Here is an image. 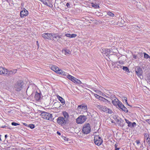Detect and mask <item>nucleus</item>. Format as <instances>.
Returning <instances> with one entry per match:
<instances>
[{"label":"nucleus","mask_w":150,"mask_h":150,"mask_svg":"<svg viewBox=\"0 0 150 150\" xmlns=\"http://www.w3.org/2000/svg\"><path fill=\"white\" fill-rule=\"evenodd\" d=\"M24 83L22 80H18L13 85V89L17 91H21L23 87Z\"/></svg>","instance_id":"1"},{"label":"nucleus","mask_w":150,"mask_h":150,"mask_svg":"<svg viewBox=\"0 0 150 150\" xmlns=\"http://www.w3.org/2000/svg\"><path fill=\"white\" fill-rule=\"evenodd\" d=\"M91 128L90 124L88 123L85 124L83 127L82 132L84 134L90 133L91 132Z\"/></svg>","instance_id":"2"},{"label":"nucleus","mask_w":150,"mask_h":150,"mask_svg":"<svg viewBox=\"0 0 150 150\" xmlns=\"http://www.w3.org/2000/svg\"><path fill=\"white\" fill-rule=\"evenodd\" d=\"M68 121L61 116L58 117L57 119V123L62 126H65L68 123Z\"/></svg>","instance_id":"3"},{"label":"nucleus","mask_w":150,"mask_h":150,"mask_svg":"<svg viewBox=\"0 0 150 150\" xmlns=\"http://www.w3.org/2000/svg\"><path fill=\"white\" fill-rule=\"evenodd\" d=\"M77 110L80 113L81 112H86L87 111V106L85 104L79 105L77 107Z\"/></svg>","instance_id":"4"},{"label":"nucleus","mask_w":150,"mask_h":150,"mask_svg":"<svg viewBox=\"0 0 150 150\" xmlns=\"http://www.w3.org/2000/svg\"><path fill=\"white\" fill-rule=\"evenodd\" d=\"M87 117L86 116L81 115L76 119V121L78 124H82L84 123Z\"/></svg>","instance_id":"5"},{"label":"nucleus","mask_w":150,"mask_h":150,"mask_svg":"<svg viewBox=\"0 0 150 150\" xmlns=\"http://www.w3.org/2000/svg\"><path fill=\"white\" fill-rule=\"evenodd\" d=\"M41 115L44 119L49 120H52V115L49 113L43 112L41 113Z\"/></svg>","instance_id":"6"},{"label":"nucleus","mask_w":150,"mask_h":150,"mask_svg":"<svg viewBox=\"0 0 150 150\" xmlns=\"http://www.w3.org/2000/svg\"><path fill=\"white\" fill-rule=\"evenodd\" d=\"M94 140L95 144L98 146L100 145L103 142V140L100 137L98 136H95Z\"/></svg>","instance_id":"7"},{"label":"nucleus","mask_w":150,"mask_h":150,"mask_svg":"<svg viewBox=\"0 0 150 150\" xmlns=\"http://www.w3.org/2000/svg\"><path fill=\"white\" fill-rule=\"evenodd\" d=\"M118 107L119 109L122 111H123L126 112H128L127 109L124 106V105L122 104V102L120 101L119 102V103L117 105V107Z\"/></svg>","instance_id":"8"},{"label":"nucleus","mask_w":150,"mask_h":150,"mask_svg":"<svg viewBox=\"0 0 150 150\" xmlns=\"http://www.w3.org/2000/svg\"><path fill=\"white\" fill-rule=\"evenodd\" d=\"M28 14V11L25 8H23V10L21 11L20 13V16L21 18H23L24 16H27Z\"/></svg>","instance_id":"9"},{"label":"nucleus","mask_w":150,"mask_h":150,"mask_svg":"<svg viewBox=\"0 0 150 150\" xmlns=\"http://www.w3.org/2000/svg\"><path fill=\"white\" fill-rule=\"evenodd\" d=\"M135 71L138 76H140L142 75V69L139 67H138L135 69Z\"/></svg>","instance_id":"10"},{"label":"nucleus","mask_w":150,"mask_h":150,"mask_svg":"<svg viewBox=\"0 0 150 150\" xmlns=\"http://www.w3.org/2000/svg\"><path fill=\"white\" fill-rule=\"evenodd\" d=\"M58 69H57V71H56V73L58 74L63 75L64 76L67 75V73L65 72L64 71L62 70L58 67Z\"/></svg>","instance_id":"11"},{"label":"nucleus","mask_w":150,"mask_h":150,"mask_svg":"<svg viewBox=\"0 0 150 150\" xmlns=\"http://www.w3.org/2000/svg\"><path fill=\"white\" fill-rule=\"evenodd\" d=\"M120 102L118 99L116 98H113L112 100V104L114 105L117 107V105L119 103V102Z\"/></svg>","instance_id":"12"},{"label":"nucleus","mask_w":150,"mask_h":150,"mask_svg":"<svg viewBox=\"0 0 150 150\" xmlns=\"http://www.w3.org/2000/svg\"><path fill=\"white\" fill-rule=\"evenodd\" d=\"M50 33H44L42 35V37L44 39L51 40Z\"/></svg>","instance_id":"13"},{"label":"nucleus","mask_w":150,"mask_h":150,"mask_svg":"<svg viewBox=\"0 0 150 150\" xmlns=\"http://www.w3.org/2000/svg\"><path fill=\"white\" fill-rule=\"evenodd\" d=\"M12 72L11 71V70L9 71L6 69H5V71L3 75L8 76H11L12 75Z\"/></svg>","instance_id":"14"},{"label":"nucleus","mask_w":150,"mask_h":150,"mask_svg":"<svg viewBox=\"0 0 150 150\" xmlns=\"http://www.w3.org/2000/svg\"><path fill=\"white\" fill-rule=\"evenodd\" d=\"M71 81L75 83L80 84L81 83V82L80 80L77 79L76 78L74 77L71 80Z\"/></svg>","instance_id":"15"},{"label":"nucleus","mask_w":150,"mask_h":150,"mask_svg":"<svg viewBox=\"0 0 150 150\" xmlns=\"http://www.w3.org/2000/svg\"><path fill=\"white\" fill-rule=\"evenodd\" d=\"M103 111L109 114H111L112 112V110L109 108H107L106 106H104V108Z\"/></svg>","instance_id":"16"},{"label":"nucleus","mask_w":150,"mask_h":150,"mask_svg":"<svg viewBox=\"0 0 150 150\" xmlns=\"http://www.w3.org/2000/svg\"><path fill=\"white\" fill-rule=\"evenodd\" d=\"M34 97L36 100H39L41 98L40 94V93L36 92L35 94Z\"/></svg>","instance_id":"17"},{"label":"nucleus","mask_w":150,"mask_h":150,"mask_svg":"<svg viewBox=\"0 0 150 150\" xmlns=\"http://www.w3.org/2000/svg\"><path fill=\"white\" fill-rule=\"evenodd\" d=\"M62 114L64 117V118L67 120H69V115L68 113L66 111H64L63 112Z\"/></svg>","instance_id":"18"},{"label":"nucleus","mask_w":150,"mask_h":150,"mask_svg":"<svg viewBox=\"0 0 150 150\" xmlns=\"http://www.w3.org/2000/svg\"><path fill=\"white\" fill-rule=\"evenodd\" d=\"M62 52L66 55H69L70 54V52L69 50L64 49L62 50Z\"/></svg>","instance_id":"19"},{"label":"nucleus","mask_w":150,"mask_h":150,"mask_svg":"<svg viewBox=\"0 0 150 150\" xmlns=\"http://www.w3.org/2000/svg\"><path fill=\"white\" fill-rule=\"evenodd\" d=\"M57 97L62 103H65L64 100L63 98L62 97L60 96H59L58 95L57 96Z\"/></svg>","instance_id":"20"},{"label":"nucleus","mask_w":150,"mask_h":150,"mask_svg":"<svg viewBox=\"0 0 150 150\" xmlns=\"http://www.w3.org/2000/svg\"><path fill=\"white\" fill-rule=\"evenodd\" d=\"M136 126V123L135 122L132 123L130 122L128 124V126L129 127H134Z\"/></svg>","instance_id":"21"},{"label":"nucleus","mask_w":150,"mask_h":150,"mask_svg":"<svg viewBox=\"0 0 150 150\" xmlns=\"http://www.w3.org/2000/svg\"><path fill=\"white\" fill-rule=\"evenodd\" d=\"M57 33H50V38L51 40H52L53 39L57 38Z\"/></svg>","instance_id":"22"},{"label":"nucleus","mask_w":150,"mask_h":150,"mask_svg":"<svg viewBox=\"0 0 150 150\" xmlns=\"http://www.w3.org/2000/svg\"><path fill=\"white\" fill-rule=\"evenodd\" d=\"M5 69V68L2 67H0V75H4Z\"/></svg>","instance_id":"23"},{"label":"nucleus","mask_w":150,"mask_h":150,"mask_svg":"<svg viewBox=\"0 0 150 150\" xmlns=\"http://www.w3.org/2000/svg\"><path fill=\"white\" fill-rule=\"evenodd\" d=\"M58 67L55 65H52L51 67V69L53 71H54L55 72L57 71V69H58Z\"/></svg>","instance_id":"24"},{"label":"nucleus","mask_w":150,"mask_h":150,"mask_svg":"<svg viewBox=\"0 0 150 150\" xmlns=\"http://www.w3.org/2000/svg\"><path fill=\"white\" fill-rule=\"evenodd\" d=\"M41 1L43 3V4L47 6H48V3H49L48 0H42Z\"/></svg>","instance_id":"25"},{"label":"nucleus","mask_w":150,"mask_h":150,"mask_svg":"<svg viewBox=\"0 0 150 150\" xmlns=\"http://www.w3.org/2000/svg\"><path fill=\"white\" fill-rule=\"evenodd\" d=\"M103 102L105 103L106 104H110L111 103L110 101H108V100L105 98H104L103 99Z\"/></svg>","instance_id":"26"},{"label":"nucleus","mask_w":150,"mask_h":150,"mask_svg":"<svg viewBox=\"0 0 150 150\" xmlns=\"http://www.w3.org/2000/svg\"><path fill=\"white\" fill-rule=\"evenodd\" d=\"M144 58L147 59L148 58H150V57L148 55V54H147L145 52H144Z\"/></svg>","instance_id":"27"},{"label":"nucleus","mask_w":150,"mask_h":150,"mask_svg":"<svg viewBox=\"0 0 150 150\" xmlns=\"http://www.w3.org/2000/svg\"><path fill=\"white\" fill-rule=\"evenodd\" d=\"M67 76V78L69 79V80H70L71 81V80H72V79L74 77V76L70 75H68Z\"/></svg>","instance_id":"28"},{"label":"nucleus","mask_w":150,"mask_h":150,"mask_svg":"<svg viewBox=\"0 0 150 150\" xmlns=\"http://www.w3.org/2000/svg\"><path fill=\"white\" fill-rule=\"evenodd\" d=\"M107 14L108 15H109L110 16H112V17H113L114 16V14L113 13H112L110 11L108 12L107 13Z\"/></svg>","instance_id":"29"},{"label":"nucleus","mask_w":150,"mask_h":150,"mask_svg":"<svg viewBox=\"0 0 150 150\" xmlns=\"http://www.w3.org/2000/svg\"><path fill=\"white\" fill-rule=\"evenodd\" d=\"M122 100L124 102H125V103H127V98L126 97H123Z\"/></svg>","instance_id":"30"},{"label":"nucleus","mask_w":150,"mask_h":150,"mask_svg":"<svg viewBox=\"0 0 150 150\" xmlns=\"http://www.w3.org/2000/svg\"><path fill=\"white\" fill-rule=\"evenodd\" d=\"M122 69L126 71H129V69L127 67L123 66Z\"/></svg>","instance_id":"31"},{"label":"nucleus","mask_w":150,"mask_h":150,"mask_svg":"<svg viewBox=\"0 0 150 150\" xmlns=\"http://www.w3.org/2000/svg\"><path fill=\"white\" fill-rule=\"evenodd\" d=\"M28 126L31 129H33L35 127L34 125L33 124H30Z\"/></svg>","instance_id":"32"},{"label":"nucleus","mask_w":150,"mask_h":150,"mask_svg":"<svg viewBox=\"0 0 150 150\" xmlns=\"http://www.w3.org/2000/svg\"><path fill=\"white\" fill-rule=\"evenodd\" d=\"M92 7L94 8H96L97 7H99V6L97 4H94L93 3H92Z\"/></svg>","instance_id":"33"},{"label":"nucleus","mask_w":150,"mask_h":150,"mask_svg":"<svg viewBox=\"0 0 150 150\" xmlns=\"http://www.w3.org/2000/svg\"><path fill=\"white\" fill-rule=\"evenodd\" d=\"M102 105H96V106L100 110L101 109H102Z\"/></svg>","instance_id":"34"},{"label":"nucleus","mask_w":150,"mask_h":150,"mask_svg":"<svg viewBox=\"0 0 150 150\" xmlns=\"http://www.w3.org/2000/svg\"><path fill=\"white\" fill-rule=\"evenodd\" d=\"M138 56L139 57L141 58L143 56V53L142 52H140L138 54Z\"/></svg>","instance_id":"35"},{"label":"nucleus","mask_w":150,"mask_h":150,"mask_svg":"<svg viewBox=\"0 0 150 150\" xmlns=\"http://www.w3.org/2000/svg\"><path fill=\"white\" fill-rule=\"evenodd\" d=\"M11 71L12 72V75L14 74L15 73H16L17 71L16 69H14L13 70H11Z\"/></svg>","instance_id":"36"},{"label":"nucleus","mask_w":150,"mask_h":150,"mask_svg":"<svg viewBox=\"0 0 150 150\" xmlns=\"http://www.w3.org/2000/svg\"><path fill=\"white\" fill-rule=\"evenodd\" d=\"M11 125H12L16 126H17L18 125H19V124H18V123H16V122H13L11 123Z\"/></svg>","instance_id":"37"},{"label":"nucleus","mask_w":150,"mask_h":150,"mask_svg":"<svg viewBox=\"0 0 150 150\" xmlns=\"http://www.w3.org/2000/svg\"><path fill=\"white\" fill-rule=\"evenodd\" d=\"M94 96L97 99H99L100 97L101 96L97 94H94Z\"/></svg>","instance_id":"38"},{"label":"nucleus","mask_w":150,"mask_h":150,"mask_svg":"<svg viewBox=\"0 0 150 150\" xmlns=\"http://www.w3.org/2000/svg\"><path fill=\"white\" fill-rule=\"evenodd\" d=\"M123 66H121L120 64H117V67L118 68L122 69Z\"/></svg>","instance_id":"39"},{"label":"nucleus","mask_w":150,"mask_h":150,"mask_svg":"<svg viewBox=\"0 0 150 150\" xmlns=\"http://www.w3.org/2000/svg\"><path fill=\"white\" fill-rule=\"evenodd\" d=\"M105 52L108 54H110V50L109 49H106Z\"/></svg>","instance_id":"40"},{"label":"nucleus","mask_w":150,"mask_h":150,"mask_svg":"<svg viewBox=\"0 0 150 150\" xmlns=\"http://www.w3.org/2000/svg\"><path fill=\"white\" fill-rule=\"evenodd\" d=\"M62 35H59V34L58 33H57V38H58V39H60L62 38Z\"/></svg>","instance_id":"41"},{"label":"nucleus","mask_w":150,"mask_h":150,"mask_svg":"<svg viewBox=\"0 0 150 150\" xmlns=\"http://www.w3.org/2000/svg\"><path fill=\"white\" fill-rule=\"evenodd\" d=\"M76 34H71V38H75L76 36Z\"/></svg>","instance_id":"42"},{"label":"nucleus","mask_w":150,"mask_h":150,"mask_svg":"<svg viewBox=\"0 0 150 150\" xmlns=\"http://www.w3.org/2000/svg\"><path fill=\"white\" fill-rule=\"evenodd\" d=\"M132 56L133 58L135 59H137V55L134 54H132Z\"/></svg>","instance_id":"43"},{"label":"nucleus","mask_w":150,"mask_h":150,"mask_svg":"<svg viewBox=\"0 0 150 150\" xmlns=\"http://www.w3.org/2000/svg\"><path fill=\"white\" fill-rule=\"evenodd\" d=\"M65 36L71 38V34H65Z\"/></svg>","instance_id":"44"},{"label":"nucleus","mask_w":150,"mask_h":150,"mask_svg":"<svg viewBox=\"0 0 150 150\" xmlns=\"http://www.w3.org/2000/svg\"><path fill=\"white\" fill-rule=\"evenodd\" d=\"M66 6L68 7V8H70V4L69 3H67V4H66Z\"/></svg>","instance_id":"45"},{"label":"nucleus","mask_w":150,"mask_h":150,"mask_svg":"<svg viewBox=\"0 0 150 150\" xmlns=\"http://www.w3.org/2000/svg\"><path fill=\"white\" fill-rule=\"evenodd\" d=\"M104 98L102 97H101V96H100L99 98V100H100V101H103V99Z\"/></svg>","instance_id":"46"},{"label":"nucleus","mask_w":150,"mask_h":150,"mask_svg":"<svg viewBox=\"0 0 150 150\" xmlns=\"http://www.w3.org/2000/svg\"><path fill=\"white\" fill-rule=\"evenodd\" d=\"M104 98L102 97H101V96H100L99 98V100H100V101H103V99Z\"/></svg>","instance_id":"47"},{"label":"nucleus","mask_w":150,"mask_h":150,"mask_svg":"<svg viewBox=\"0 0 150 150\" xmlns=\"http://www.w3.org/2000/svg\"><path fill=\"white\" fill-rule=\"evenodd\" d=\"M125 120L126 122V123H127V124H128V123H129L130 121L129 120H127V119H125Z\"/></svg>","instance_id":"48"},{"label":"nucleus","mask_w":150,"mask_h":150,"mask_svg":"<svg viewBox=\"0 0 150 150\" xmlns=\"http://www.w3.org/2000/svg\"><path fill=\"white\" fill-rule=\"evenodd\" d=\"M146 122H148L149 124H150V120L149 119H147L146 120Z\"/></svg>","instance_id":"49"},{"label":"nucleus","mask_w":150,"mask_h":150,"mask_svg":"<svg viewBox=\"0 0 150 150\" xmlns=\"http://www.w3.org/2000/svg\"><path fill=\"white\" fill-rule=\"evenodd\" d=\"M136 142L137 144H139L140 143V142L139 140H137Z\"/></svg>","instance_id":"50"},{"label":"nucleus","mask_w":150,"mask_h":150,"mask_svg":"<svg viewBox=\"0 0 150 150\" xmlns=\"http://www.w3.org/2000/svg\"><path fill=\"white\" fill-rule=\"evenodd\" d=\"M147 139L148 140L149 144H150V138H149L148 137L147 138Z\"/></svg>","instance_id":"51"},{"label":"nucleus","mask_w":150,"mask_h":150,"mask_svg":"<svg viewBox=\"0 0 150 150\" xmlns=\"http://www.w3.org/2000/svg\"><path fill=\"white\" fill-rule=\"evenodd\" d=\"M118 63H119L120 64H124V62H120V61H119Z\"/></svg>","instance_id":"52"},{"label":"nucleus","mask_w":150,"mask_h":150,"mask_svg":"<svg viewBox=\"0 0 150 150\" xmlns=\"http://www.w3.org/2000/svg\"><path fill=\"white\" fill-rule=\"evenodd\" d=\"M104 106H102V109H101V110L103 111V110H104Z\"/></svg>","instance_id":"53"},{"label":"nucleus","mask_w":150,"mask_h":150,"mask_svg":"<svg viewBox=\"0 0 150 150\" xmlns=\"http://www.w3.org/2000/svg\"><path fill=\"white\" fill-rule=\"evenodd\" d=\"M115 150H118L119 149V148H117V147H116V146L115 145Z\"/></svg>","instance_id":"54"},{"label":"nucleus","mask_w":150,"mask_h":150,"mask_svg":"<svg viewBox=\"0 0 150 150\" xmlns=\"http://www.w3.org/2000/svg\"><path fill=\"white\" fill-rule=\"evenodd\" d=\"M7 137H8V136L7 134L5 135V139H6L7 138Z\"/></svg>","instance_id":"55"},{"label":"nucleus","mask_w":150,"mask_h":150,"mask_svg":"<svg viewBox=\"0 0 150 150\" xmlns=\"http://www.w3.org/2000/svg\"><path fill=\"white\" fill-rule=\"evenodd\" d=\"M137 28H138L139 29H140V28L141 27V26H137Z\"/></svg>","instance_id":"56"},{"label":"nucleus","mask_w":150,"mask_h":150,"mask_svg":"<svg viewBox=\"0 0 150 150\" xmlns=\"http://www.w3.org/2000/svg\"><path fill=\"white\" fill-rule=\"evenodd\" d=\"M57 133L58 134H59V135H61L60 133L59 132H57Z\"/></svg>","instance_id":"57"},{"label":"nucleus","mask_w":150,"mask_h":150,"mask_svg":"<svg viewBox=\"0 0 150 150\" xmlns=\"http://www.w3.org/2000/svg\"><path fill=\"white\" fill-rule=\"evenodd\" d=\"M6 126L5 125L2 126L1 127V128H4L6 127Z\"/></svg>","instance_id":"58"},{"label":"nucleus","mask_w":150,"mask_h":150,"mask_svg":"<svg viewBox=\"0 0 150 150\" xmlns=\"http://www.w3.org/2000/svg\"><path fill=\"white\" fill-rule=\"evenodd\" d=\"M1 135H0V141H2L1 139Z\"/></svg>","instance_id":"59"},{"label":"nucleus","mask_w":150,"mask_h":150,"mask_svg":"<svg viewBox=\"0 0 150 150\" xmlns=\"http://www.w3.org/2000/svg\"><path fill=\"white\" fill-rule=\"evenodd\" d=\"M24 125H25V126H26L27 125L25 123H23Z\"/></svg>","instance_id":"60"},{"label":"nucleus","mask_w":150,"mask_h":150,"mask_svg":"<svg viewBox=\"0 0 150 150\" xmlns=\"http://www.w3.org/2000/svg\"><path fill=\"white\" fill-rule=\"evenodd\" d=\"M36 42H37V45H38V41H36Z\"/></svg>","instance_id":"61"},{"label":"nucleus","mask_w":150,"mask_h":150,"mask_svg":"<svg viewBox=\"0 0 150 150\" xmlns=\"http://www.w3.org/2000/svg\"><path fill=\"white\" fill-rule=\"evenodd\" d=\"M127 105H128V106H129L131 107V106H130V105H129V104H128Z\"/></svg>","instance_id":"62"},{"label":"nucleus","mask_w":150,"mask_h":150,"mask_svg":"<svg viewBox=\"0 0 150 150\" xmlns=\"http://www.w3.org/2000/svg\"><path fill=\"white\" fill-rule=\"evenodd\" d=\"M146 134H145L144 136L145 137V135Z\"/></svg>","instance_id":"63"},{"label":"nucleus","mask_w":150,"mask_h":150,"mask_svg":"<svg viewBox=\"0 0 150 150\" xmlns=\"http://www.w3.org/2000/svg\"><path fill=\"white\" fill-rule=\"evenodd\" d=\"M127 105L128 104V102H127V103H126Z\"/></svg>","instance_id":"64"}]
</instances>
